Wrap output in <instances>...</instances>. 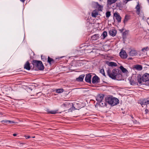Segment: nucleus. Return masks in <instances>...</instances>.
Masks as SVG:
<instances>
[{
    "label": "nucleus",
    "mask_w": 149,
    "mask_h": 149,
    "mask_svg": "<svg viewBox=\"0 0 149 149\" xmlns=\"http://www.w3.org/2000/svg\"><path fill=\"white\" fill-rule=\"evenodd\" d=\"M106 102L111 106L116 105L119 103V100L117 98L112 97H107L105 99Z\"/></svg>",
    "instance_id": "nucleus-1"
},
{
    "label": "nucleus",
    "mask_w": 149,
    "mask_h": 149,
    "mask_svg": "<svg viewBox=\"0 0 149 149\" xmlns=\"http://www.w3.org/2000/svg\"><path fill=\"white\" fill-rule=\"evenodd\" d=\"M32 64L34 67H36L39 70H42L44 69V67L41 61L33 60Z\"/></svg>",
    "instance_id": "nucleus-2"
},
{
    "label": "nucleus",
    "mask_w": 149,
    "mask_h": 149,
    "mask_svg": "<svg viewBox=\"0 0 149 149\" xmlns=\"http://www.w3.org/2000/svg\"><path fill=\"white\" fill-rule=\"evenodd\" d=\"M118 70L113 69L112 72H111L109 70L107 71V73L109 77L113 79H115L116 75H117V72Z\"/></svg>",
    "instance_id": "nucleus-3"
},
{
    "label": "nucleus",
    "mask_w": 149,
    "mask_h": 149,
    "mask_svg": "<svg viewBox=\"0 0 149 149\" xmlns=\"http://www.w3.org/2000/svg\"><path fill=\"white\" fill-rule=\"evenodd\" d=\"M142 80L143 82H147L149 84V74L146 73L142 76Z\"/></svg>",
    "instance_id": "nucleus-4"
},
{
    "label": "nucleus",
    "mask_w": 149,
    "mask_h": 149,
    "mask_svg": "<svg viewBox=\"0 0 149 149\" xmlns=\"http://www.w3.org/2000/svg\"><path fill=\"white\" fill-rule=\"evenodd\" d=\"M121 72L119 71L118 70L117 72V75H116L115 79L117 80H121L122 79V75L121 74Z\"/></svg>",
    "instance_id": "nucleus-5"
},
{
    "label": "nucleus",
    "mask_w": 149,
    "mask_h": 149,
    "mask_svg": "<svg viewBox=\"0 0 149 149\" xmlns=\"http://www.w3.org/2000/svg\"><path fill=\"white\" fill-rule=\"evenodd\" d=\"M120 56L121 58H126L127 55L126 52L123 50H122L120 52Z\"/></svg>",
    "instance_id": "nucleus-6"
},
{
    "label": "nucleus",
    "mask_w": 149,
    "mask_h": 149,
    "mask_svg": "<svg viewBox=\"0 0 149 149\" xmlns=\"http://www.w3.org/2000/svg\"><path fill=\"white\" fill-rule=\"evenodd\" d=\"M100 81L99 78L97 75L94 76L92 78V82L93 84L99 83Z\"/></svg>",
    "instance_id": "nucleus-7"
},
{
    "label": "nucleus",
    "mask_w": 149,
    "mask_h": 149,
    "mask_svg": "<svg viewBox=\"0 0 149 149\" xmlns=\"http://www.w3.org/2000/svg\"><path fill=\"white\" fill-rule=\"evenodd\" d=\"M104 96V95L103 94H99L96 97V100L99 102H101L103 100Z\"/></svg>",
    "instance_id": "nucleus-8"
},
{
    "label": "nucleus",
    "mask_w": 149,
    "mask_h": 149,
    "mask_svg": "<svg viewBox=\"0 0 149 149\" xmlns=\"http://www.w3.org/2000/svg\"><path fill=\"white\" fill-rule=\"evenodd\" d=\"M114 16L115 17L116 19L117 20L118 23L121 22V17L118 13L116 12L114 13Z\"/></svg>",
    "instance_id": "nucleus-9"
},
{
    "label": "nucleus",
    "mask_w": 149,
    "mask_h": 149,
    "mask_svg": "<svg viewBox=\"0 0 149 149\" xmlns=\"http://www.w3.org/2000/svg\"><path fill=\"white\" fill-rule=\"evenodd\" d=\"M149 104V97L146 99L143 100L141 103V104L143 107V105H146Z\"/></svg>",
    "instance_id": "nucleus-10"
},
{
    "label": "nucleus",
    "mask_w": 149,
    "mask_h": 149,
    "mask_svg": "<svg viewBox=\"0 0 149 149\" xmlns=\"http://www.w3.org/2000/svg\"><path fill=\"white\" fill-rule=\"evenodd\" d=\"M91 75L89 74H86L85 78V80L87 82L91 83Z\"/></svg>",
    "instance_id": "nucleus-11"
},
{
    "label": "nucleus",
    "mask_w": 149,
    "mask_h": 149,
    "mask_svg": "<svg viewBox=\"0 0 149 149\" xmlns=\"http://www.w3.org/2000/svg\"><path fill=\"white\" fill-rule=\"evenodd\" d=\"M129 54L130 56H133L136 55L137 53L136 50L134 49H132L130 52Z\"/></svg>",
    "instance_id": "nucleus-12"
},
{
    "label": "nucleus",
    "mask_w": 149,
    "mask_h": 149,
    "mask_svg": "<svg viewBox=\"0 0 149 149\" xmlns=\"http://www.w3.org/2000/svg\"><path fill=\"white\" fill-rule=\"evenodd\" d=\"M24 68L28 70L31 69L30 64L28 61H27L24 65Z\"/></svg>",
    "instance_id": "nucleus-13"
},
{
    "label": "nucleus",
    "mask_w": 149,
    "mask_h": 149,
    "mask_svg": "<svg viewBox=\"0 0 149 149\" xmlns=\"http://www.w3.org/2000/svg\"><path fill=\"white\" fill-rule=\"evenodd\" d=\"M109 33L110 35L112 36H114L116 34V31L115 29H112L109 31Z\"/></svg>",
    "instance_id": "nucleus-14"
},
{
    "label": "nucleus",
    "mask_w": 149,
    "mask_h": 149,
    "mask_svg": "<svg viewBox=\"0 0 149 149\" xmlns=\"http://www.w3.org/2000/svg\"><path fill=\"white\" fill-rule=\"evenodd\" d=\"M99 37V35L98 34H95L91 36V40L92 41L96 40L98 39Z\"/></svg>",
    "instance_id": "nucleus-15"
},
{
    "label": "nucleus",
    "mask_w": 149,
    "mask_h": 149,
    "mask_svg": "<svg viewBox=\"0 0 149 149\" xmlns=\"http://www.w3.org/2000/svg\"><path fill=\"white\" fill-rule=\"evenodd\" d=\"M140 5L139 4V2H137V4L135 7V8L136 10V12L137 14L139 15L140 14Z\"/></svg>",
    "instance_id": "nucleus-16"
},
{
    "label": "nucleus",
    "mask_w": 149,
    "mask_h": 149,
    "mask_svg": "<svg viewBox=\"0 0 149 149\" xmlns=\"http://www.w3.org/2000/svg\"><path fill=\"white\" fill-rule=\"evenodd\" d=\"M84 76L85 75L84 74L81 75L79 76V77L76 79V80L78 81H82L83 80Z\"/></svg>",
    "instance_id": "nucleus-17"
},
{
    "label": "nucleus",
    "mask_w": 149,
    "mask_h": 149,
    "mask_svg": "<svg viewBox=\"0 0 149 149\" xmlns=\"http://www.w3.org/2000/svg\"><path fill=\"white\" fill-rule=\"evenodd\" d=\"M98 15V12L97 10L93 11L92 13V16L93 17H96Z\"/></svg>",
    "instance_id": "nucleus-18"
},
{
    "label": "nucleus",
    "mask_w": 149,
    "mask_h": 149,
    "mask_svg": "<svg viewBox=\"0 0 149 149\" xmlns=\"http://www.w3.org/2000/svg\"><path fill=\"white\" fill-rule=\"evenodd\" d=\"M134 68L137 70H141L142 69V67L141 65H137L134 66Z\"/></svg>",
    "instance_id": "nucleus-19"
},
{
    "label": "nucleus",
    "mask_w": 149,
    "mask_h": 149,
    "mask_svg": "<svg viewBox=\"0 0 149 149\" xmlns=\"http://www.w3.org/2000/svg\"><path fill=\"white\" fill-rule=\"evenodd\" d=\"M108 65H109V66H117V64L115 63H114V62H109L108 63Z\"/></svg>",
    "instance_id": "nucleus-20"
},
{
    "label": "nucleus",
    "mask_w": 149,
    "mask_h": 149,
    "mask_svg": "<svg viewBox=\"0 0 149 149\" xmlns=\"http://www.w3.org/2000/svg\"><path fill=\"white\" fill-rule=\"evenodd\" d=\"M137 80L139 84H141L142 82L143 81L142 80V77L140 75L138 76L137 77Z\"/></svg>",
    "instance_id": "nucleus-21"
},
{
    "label": "nucleus",
    "mask_w": 149,
    "mask_h": 149,
    "mask_svg": "<svg viewBox=\"0 0 149 149\" xmlns=\"http://www.w3.org/2000/svg\"><path fill=\"white\" fill-rule=\"evenodd\" d=\"M47 62L50 64L51 65V63H54V61L52 58H50L49 56H48V58Z\"/></svg>",
    "instance_id": "nucleus-22"
},
{
    "label": "nucleus",
    "mask_w": 149,
    "mask_h": 149,
    "mask_svg": "<svg viewBox=\"0 0 149 149\" xmlns=\"http://www.w3.org/2000/svg\"><path fill=\"white\" fill-rule=\"evenodd\" d=\"M107 36V33L106 31H104L102 34L101 38L102 39H104Z\"/></svg>",
    "instance_id": "nucleus-23"
},
{
    "label": "nucleus",
    "mask_w": 149,
    "mask_h": 149,
    "mask_svg": "<svg viewBox=\"0 0 149 149\" xmlns=\"http://www.w3.org/2000/svg\"><path fill=\"white\" fill-rule=\"evenodd\" d=\"M120 69H121L123 72L124 73H127V70L123 67L122 66H120Z\"/></svg>",
    "instance_id": "nucleus-24"
},
{
    "label": "nucleus",
    "mask_w": 149,
    "mask_h": 149,
    "mask_svg": "<svg viewBox=\"0 0 149 149\" xmlns=\"http://www.w3.org/2000/svg\"><path fill=\"white\" fill-rule=\"evenodd\" d=\"M117 0H108L107 3L109 5H111L112 3H115Z\"/></svg>",
    "instance_id": "nucleus-25"
},
{
    "label": "nucleus",
    "mask_w": 149,
    "mask_h": 149,
    "mask_svg": "<svg viewBox=\"0 0 149 149\" xmlns=\"http://www.w3.org/2000/svg\"><path fill=\"white\" fill-rule=\"evenodd\" d=\"M56 92L58 93H63L64 91V90L63 88H61L58 89H56L55 90Z\"/></svg>",
    "instance_id": "nucleus-26"
},
{
    "label": "nucleus",
    "mask_w": 149,
    "mask_h": 149,
    "mask_svg": "<svg viewBox=\"0 0 149 149\" xmlns=\"http://www.w3.org/2000/svg\"><path fill=\"white\" fill-rule=\"evenodd\" d=\"M129 18L128 17V16H127V15H126L125 17L124 20V23L125 24V23L127 22V21L129 20Z\"/></svg>",
    "instance_id": "nucleus-27"
},
{
    "label": "nucleus",
    "mask_w": 149,
    "mask_h": 149,
    "mask_svg": "<svg viewBox=\"0 0 149 149\" xmlns=\"http://www.w3.org/2000/svg\"><path fill=\"white\" fill-rule=\"evenodd\" d=\"M117 6L119 8H122L123 7V6L120 3H118L117 4Z\"/></svg>",
    "instance_id": "nucleus-28"
},
{
    "label": "nucleus",
    "mask_w": 149,
    "mask_h": 149,
    "mask_svg": "<svg viewBox=\"0 0 149 149\" xmlns=\"http://www.w3.org/2000/svg\"><path fill=\"white\" fill-rule=\"evenodd\" d=\"M100 72L102 74L103 76H104L105 77L106 76V75H105V73H104V70L103 69H101L100 70Z\"/></svg>",
    "instance_id": "nucleus-29"
},
{
    "label": "nucleus",
    "mask_w": 149,
    "mask_h": 149,
    "mask_svg": "<svg viewBox=\"0 0 149 149\" xmlns=\"http://www.w3.org/2000/svg\"><path fill=\"white\" fill-rule=\"evenodd\" d=\"M106 17L107 18L109 17L111 15V12L109 11L107 12L106 13Z\"/></svg>",
    "instance_id": "nucleus-30"
},
{
    "label": "nucleus",
    "mask_w": 149,
    "mask_h": 149,
    "mask_svg": "<svg viewBox=\"0 0 149 149\" xmlns=\"http://www.w3.org/2000/svg\"><path fill=\"white\" fill-rule=\"evenodd\" d=\"M57 113L56 111H51L48 112V113L52 114H55Z\"/></svg>",
    "instance_id": "nucleus-31"
},
{
    "label": "nucleus",
    "mask_w": 149,
    "mask_h": 149,
    "mask_svg": "<svg viewBox=\"0 0 149 149\" xmlns=\"http://www.w3.org/2000/svg\"><path fill=\"white\" fill-rule=\"evenodd\" d=\"M41 59L42 61H45L46 60V58L44 56H41Z\"/></svg>",
    "instance_id": "nucleus-32"
},
{
    "label": "nucleus",
    "mask_w": 149,
    "mask_h": 149,
    "mask_svg": "<svg viewBox=\"0 0 149 149\" xmlns=\"http://www.w3.org/2000/svg\"><path fill=\"white\" fill-rule=\"evenodd\" d=\"M1 122L2 123H8V120H3L1 121Z\"/></svg>",
    "instance_id": "nucleus-33"
},
{
    "label": "nucleus",
    "mask_w": 149,
    "mask_h": 149,
    "mask_svg": "<svg viewBox=\"0 0 149 149\" xmlns=\"http://www.w3.org/2000/svg\"><path fill=\"white\" fill-rule=\"evenodd\" d=\"M15 123V122L13 121L8 120V123L9 124H13Z\"/></svg>",
    "instance_id": "nucleus-34"
},
{
    "label": "nucleus",
    "mask_w": 149,
    "mask_h": 149,
    "mask_svg": "<svg viewBox=\"0 0 149 149\" xmlns=\"http://www.w3.org/2000/svg\"><path fill=\"white\" fill-rule=\"evenodd\" d=\"M126 32L125 31L123 33V36L124 37H125L126 35Z\"/></svg>",
    "instance_id": "nucleus-35"
},
{
    "label": "nucleus",
    "mask_w": 149,
    "mask_h": 149,
    "mask_svg": "<svg viewBox=\"0 0 149 149\" xmlns=\"http://www.w3.org/2000/svg\"><path fill=\"white\" fill-rule=\"evenodd\" d=\"M145 114H147L148 112V110L147 109H146L145 110Z\"/></svg>",
    "instance_id": "nucleus-36"
},
{
    "label": "nucleus",
    "mask_w": 149,
    "mask_h": 149,
    "mask_svg": "<svg viewBox=\"0 0 149 149\" xmlns=\"http://www.w3.org/2000/svg\"><path fill=\"white\" fill-rule=\"evenodd\" d=\"M71 109H72V110H74L75 109H76L75 108V107H74V105L73 104H72V108Z\"/></svg>",
    "instance_id": "nucleus-37"
},
{
    "label": "nucleus",
    "mask_w": 149,
    "mask_h": 149,
    "mask_svg": "<svg viewBox=\"0 0 149 149\" xmlns=\"http://www.w3.org/2000/svg\"><path fill=\"white\" fill-rule=\"evenodd\" d=\"M147 48H144L142 49V51H144V50H146V49Z\"/></svg>",
    "instance_id": "nucleus-38"
},
{
    "label": "nucleus",
    "mask_w": 149,
    "mask_h": 149,
    "mask_svg": "<svg viewBox=\"0 0 149 149\" xmlns=\"http://www.w3.org/2000/svg\"><path fill=\"white\" fill-rule=\"evenodd\" d=\"M135 83L134 82H132L131 83V85H133L134 84H135Z\"/></svg>",
    "instance_id": "nucleus-39"
},
{
    "label": "nucleus",
    "mask_w": 149,
    "mask_h": 149,
    "mask_svg": "<svg viewBox=\"0 0 149 149\" xmlns=\"http://www.w3.org/2000/svg\"><path fill=\"white\" fill-rule=\"evenodd\" d=\"M101 6L99 5V10H100L102 11V10L101 9Z\"/></svg>",
    "instance_id": "nucleus-40"
},
{
    "label": "nucleus",
    "mask_w": 149,
    "mask_h": 149,
    "mask_svg": "<svg viewBox=\"0 0 149 149\" xmlns=\"http://www.w3.org/2000/svg\"><path fill=\"white\" fill-rule=\"evenodd\" d=\"M17 135V134H13V136H16Z\"/></svg>",
    "instance_id": "nucleus-41"
},
{
    "label": "nucleus",
    "mask_w": 149,
    "mask_h": 149,
    "mask_svg": "<svg viewBox=\"0 0 149 149\" xmlns=\"http://www.w3.org/2000/svg\"><path fill=\"white\" fill-rule=\"evenodd\" d=\"M21 2H24L25 1V0H20Z\"/></svg>",
    "instance_id": "nucleus-42"
},
{
    "label": "nucleus",
    "mask_w": 149,
    "mask_h": 149,
    "mask_svg": "<svg viewBox=\"0 0 149 149\" xmlns=\"http://www.w3.org/2000/svg\"><path fill=\"white\" fill-rule=\"evenodd\" d=\"M30 137V136H28L27 137V138H26L27 139H29V138Z\"/></svg>",
    "instance_id": "nucleus-43"
},
{
    "label": "nucleus",
    "mask_w": 149,
    "mask_h": 149,
    "mask_svg": "<svg viewBox=\"0 0 149 149\" xmlns=\"http://www.w3.org/2000/svg\"><path fill=\"white\" fill-rule=\"evenodd\" d=\"M128 59H132V58H129Z\"/></svg>",
    "instance_id": "nucleus-44"
},
{
    "label": "nucleus",
    "mask_w": 149,
    "mask_h": 149,
    "mask_svg": "<svg viewBox=\"0 0 149 149\" xmlns=\"http://www.w3.org/2000/svg\"><path fill=\"white\" fill-rule=\"evenodd\" d=\"M147 1L148 3H149V0H147Z\"/></svg>",
    "instance_id": "nucleus-45"
},
{
    "label": "nucleus",
    "mask_w": 149,
    "mask_h": 149,
    "mask_svg": "<svg viewBox=\"0 0 149 149\" xmlns=\"http://www.w3.org/2000/svg\"><path fill=\"white\" fill-rule=\"evenodd\" d=\"M69 111H70V110H71L70 109H69Z\"/></svg>",
    "instance_id": "nucleus-46"
},
{
    "label": "nucleus",
    "mask_w": 149,
    "mask_h": 149,
    "mask_svg": "<svg viewBox=\"0 0 149 149\" xmlns=\"http://www.w3.org/2000/svg\"><path fill=\"white\" fill-rule=\"evenodd\" d=\"M0 114L2 115V114H1V113H0Z\"/></svg>",
    "instance_id": "nucleus-47"
}]
</instances>
